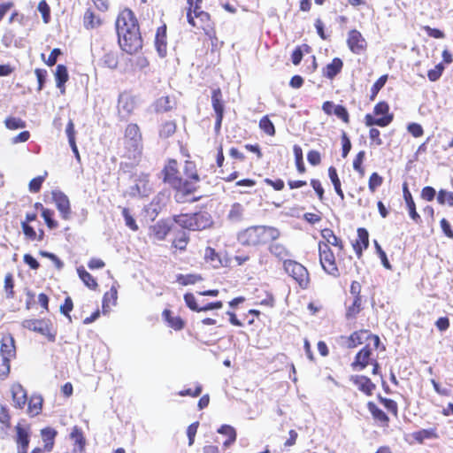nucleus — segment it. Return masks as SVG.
<instances>
[{
	"label": "nucleus",
	"mask_w": 453,
	"mask_h": 453,
	"mask_svg": "<svg viewBox=\"0 0 453 453\" xmlns=\"http://www.w3.org/2000/svg\"><path fill=\"white\" fill-rule=\"evenodd\" d=\"M92 56L94 59H98L103 66L115 69L118 66L119 59L116 52L107 50L104 47L94 46L92 49Z\"/></svg>",
	"instance_id": "9b49d317"
},
{
	"label": "nucleus",
	"mask_w": 453,
	"mask_h": 453,
	"mask_svg": "<svg viewBox=\"0 0 453 453\" xmlns=\"http://www.w3.org/2000/svg\"><path fill=\"white\" fill-rule=\"evenodd\" d=\"M176 124L174 121H166L160 127L159 135L162 138H168L175 133Z\"/></svg>",
	"instance_id": "79ce46f5"
},
{
	"label": "nucleus",
	"mask_w": 453,
	"mask_h": 453,
	"mask_svg": "<svg viewBox=\"0 0 453 453\" xmlns=\"http://www.w3.org/2000/svg\"><path fill=\"white\" fill-rule=\"evenodd\" d=\"M369 245V234L365 228L357 229V240L353 244L354 250L358 257H361L363 250L368 248Z\"/></svg>",
	"instance_id": "a211bd4d"
},
{
	"label": "nucleus",
	"mask_w": 453,
	"mask_h": 453,
	"mask_svg": "<svg viewBox=\"0 0 453 453\" xmlns=\"http://www.w3.org/2000/svg\"><path fill=\"white\" fill-rule=\"evenodd\" d=\"M16 349L14 344V339L12 335L4 336L1 342L0 356L9 358L15 357Z\"/></svg>",
	"instance_id": "4be33fe9"
},
{
	"label": "nucleus",
	"mask_w": 453,
	"mask_h": 453,
	"mask_svg": "<svg viewBox=\"0 0 453 453\" xmlns=\"http://www.w3.org/2000/svg\"><path fill=\"white\" fill-rule=\"evenodd\" d=\"M372 355L371 349L366 346L364 347L356 356L355 361L352 363L354 369L363 370L365 369L370 361Z\"/></svg>",
	"instance_id": "412c9836"
},
{
	"label": "nucleus",
	"mask_w": 453,
	"mask_h": 453,
	"mask_svg": "<svg viewBox=\"0 0 453 453\" xmlns=\"http://www.w3.org/2000/svg\"><path fill=\"white\" fill-rule=\"evenodd\" d=\"M174 106V101L169 96H162L155 103V110L157 112H165L172 110Z\"/></svg>",
	"instance_id": "f704fd0d"
},
{
	"label": "nucleus",
	"mask_w": 453,
	"mask_h": 453,
	"mask_svg": "<svg viewBox=\"0 0 453 453\" xmlns=\"http://www.w3.org/2000/svg\"><path fill=\"white\" fill-rule=\"evenodd\" d=\"M361 311V297H354L353 303L347 309V319L355 318Z\"/></svg>",
	"instance_id": "de8ad7c7"
},
{
	"label": "nucleus",
	"mask_w": 453,
	"mask_h": 453,
	"mask_svg": "<svg viewBox=\"0 0 453 453\" xmlns=\"http://www.w3.org/2000/svg\"><path fill=\"white\" fill-rule=\"evenodd\" d=\"M184 301L186 303V305L192 311H201V307L198 306V304L196 303V297L193 294L191 293H187L185 294L184 296Z\"/></svg>",
	"instance_id": "13d9d810"
},
{
	"label": "nucleus",
	"mask_w": 453,
	"mask_h": 453,
	"mask_svg": "<svg viewBox=\"0 0 453 453\" xmlns=\"http://www.w3.org/2000/svg\"><path fill=\"white\" fill-rule=\"evenodd\" d=\"M343 63L339 58H335L326 67L325 76L328 79L334 78L342 70Z\"/></svg>",
	"instance_id": "2f4dec72"
},
{
	"label": "nucleus",
	"mask_w": 453,
	"mask_h": 453,
	"mask_svg": "<svg viewBox=\"0 0 453 453\" xmlns=\"http://www.w3.org/2000/svg\"><path fill=\"white\" fill-rule=\"evenodd\" d=\"M413 437L416 441L423 442L426 439L437 438L435 429H422L413 434Z\"/></svg>",
	"instance_id": "a19ab883"
},
{
	"label": "nucleus",
	"mask_w": 453,
	"mask_h": 453,
	"mask_svg": "<svg viewBox=\"0 0 453 453\" xmlns=\"http://www.w3.org/2000/svg\"><path fill=\"white\" fill-rule=\"evenodd\" d=\"M135 108L134 98L128 94H121L119 97L118 109L119 114L129 116Z\"/></svg>",
	"instance_id": "2eb2a0df"
},
{
	"label": "nucleus",
	"mask_w": 453,
	"mask_h": 453,
	"mask_svg": "<svg viewBox=\"0 0 453 453\" xmlns=\"http://www.w3.org/2000/svg\"><path fill=\"white\" fill-rule=\"evenodd\" d=\"M184 171L188 178L186 180L188 181H192L196 187V182L199 180V177L195 170V165L192 162L187 161L185 163Z\"/></svg>",
	"instance_id": "37998d69"
},
{
	"label": "nucleus",
	"mask_w": 453,
	"mask_h": 453,
	"mask_svg": "<svg viewBox=\"0 0 453 453\" xmlns=\"http://www.w3.org/2000/svg\"><path fill=\"white\" fill-rule=\"evenodd\" d=\"M319 261L322 268L330 275L338 276L339 271L335 263V257L330 247L326 243L319 242Z\"/></svg>",
	"instance_id": "1a4fd4ad"
},
{
	"label": "nucleus",
	"mask_w": 453,
	"mask_h": 453,
	"mask_svg": "<svg viewBox=\"0 0 453 453\" xmlns=\"http://www.w3.org/2000/svg\"><path fill=\"white\" fill-rule=\"evenodd\" d=\"M383 182V179L377 173H372L369 178L368 187L371 192H374Z\"/></svg>",
	"instance_id": "4d7b16f0"
},
{
	"label": "nucleus",
	"mask_w": 453,
	"mask_h": 453,
	"mask_svg": "<svg viewBox=\"0 0 453 453\" xmlns=\"http://www.w3.org/2000/svg\"><path fill=\"white\" fill-rule=\"evenodd\" d=\"M202 280L203 278L199 274H178L176 277L177 282L183 286L195 284Z\"/></svg>",
	"instance_id": "ea45409f"
},
{
	"label": "nucleus",
	"mask_w": 453,
	"mask_h": 453,
	"mask_svg": "<svg viewBox=\"0 0 453 453\" xmlns=\"http://www.w3.org/2000/svg\"><path fill=\"white\" fill-rule=\"evenodd\" d=\"M125 146L129 158L136 161L141 157L142 150V134L136 124L127 125L125 130Z\"/></svg>",
	"instance_id": "39448f33"
},
{
	"label": "nucleus",
	"mask_w": 453,
	"mask_h": 453,
	"mask_svg": "<svg viewBox=\"0 0 453 453\" xmlns=\"http://www.w3.org/2000/svg\"><path fill=\"white\" fill-rule=\"evenodd\" d=\"M11 358L0 356V378H4L10 372Z\"/></svg>",
	"instance_id": "0e129e2a"
},
{
	"label": "nucleus",
	"mask_w": 453,
	"mask_h": 453,
	"mask_svg": "<svg viewBox=\"0 0 453 453\" xmlns=\"http://www.w3.org/2000/svg\"><path fill=\"white\" fill-rule=\"evenodd\" d=\"M176 224L191 231H201L212 225L211 216L206 211L191 214H180L173 217Z\"/></svg>",
	"instance_id": "7ed1b4c3"
},
{
	"label": "nucleus",
	"mask_w": 453,
	"mask_h": 453,
	"mask_svg": "<svg viewBox=\"0 0 453 453\" xmlns=\"http://www.w3.org/2000/svg\"><path fill=\"white\" fill-rule=\"evenodd\" d=\"M16 442L18 445V453H27L29 445V434L27 428L17 426Z\"/></svg>",
	"instance_id": "6ab92c4d"
},
{
	"label": "nucleus",
	"mask_w": 453,
	"mask_h": 453,
	"mask_svg": "<svg viewBox=\"0 0 453 453\" xmlns=\"http://www.w3.org/2000/svg\"><path fill=\"white\" fill-rule=\"evenodd\" d=\"M77 273L82 282L90 289H96L98 286L96 279L88 273L83 266L77 268Z\"/></svg>",
	"instance_id": "c85d7f7f"
},
{
	"label": "nucleus",
	"mask_w": 453,
	"mask_h": 453,
	"mask_svg": "<svg viewBox=\"0 0 453 453\" xmlns=\"http://www.w3.org/2000/svg\"><path fill=\"white\" fill-rule=\"evenodd\" d=\"M155 45L158 55L162 58L165 57L166 54L165 27H158L156 34Z\"/></svg>",
	"instance_id": "5701e85b"
},
{
	"label": "nucleus",
	"mask_w": 453,
	"mask_h": 453,
	"mask_svg": "<svg viewBox=\"0 0 453 453\" xmlns=\"http://www.w3.org/2000/svg\"><path fill=\"white\" fill-rule=\"evenodd\" d=\"M164 180L170 184L175 190L174 198L178 203L189 201L188 196L196 190V187L192 181L183 180L179 176L177 170V162L175 160L169 161L164 169Z\"/></svg>",
	"instance_id": "f257e3e1"
},
{
	"label": "nucleus",
	"mask_w": 453,
	"mask_h": 453,
	"mask_svg": "<svg viewBox=\"0 0 453 453\" xmlns=\"http://www.w3.org/2000/svg\"><path fill=\"white\" fill-rule=\"evenodd\" d=\"M38 11L42 13L43 21L48 23L50 20V7L45 0L41 1L38 4Z\"/></svg>",
	"instance_id": "338daca9"
},
{
	"label": "nucleus",
	"mask_w": 453,
	"mask_h": 453,
	"mask_svg": "<svg viewBox=\"0 0 453 453\" xmlns=\"http://www.w3.org/2000/svg\"><path fill=\"white\" fill-rule=\"evenodd\" d=\"M269 251L272 255L280 260H288L287 257L290 256L287 248L278 242H273L269 246Z\"/></svg>",
	"instance_id": "7c9ffc66"
},
{
	"label": "nucleus",
	"mask_w": 453,
	"mask_h": 453,
	"mask_svg": "<svg viewBox=\"0 0 453 453\" xmlns=\"http://www.w3.org/2000/svg\"><path fill=\"white\" fill-rule=\"evenodd\" d=\"M374 245H375L377 253L381 260L383 266L386 269L391 270L392 267H391V265L387 257L385 251L381 249L380 245L378 243L377 241H374Z\"/></svg>",
	"instance_id": "680f3d73"
},
{
	"label": "nucleus",
	"mask_w": 453,
	"mask_h": 453,
	"mask_svg": "<svg viewBox=\"0 0 453 453\" xmlns=\"http://www.w3.org/2000/svg\"><path fill=\"white\" fill-rule=\"evenodd\" d=\"M322 237L326 240V243L329 246V244L338 247L340 250H342V241L334 234V232L329 228H325L321 231Z\"/></svg>",
	"instance_id": "72a5a7b5"
},
{
	"label": "nucleus",
	"mask_w": 453,
	"mask_h": 453,
	"mask_svg": "<svg viewBox=\"0 0 453 453\" xmlns=\"http://www.w3.org/2000/svg\"><path fill=\"white\" fill-rule=\"evenodd\" d=\"M134 27H139L134 13L130 10H124L119 14L116 20V30L118 36L127 33Z\"/></svg>",
	"instance_id": "f8f14e48"
},
{
	"label": "nucleus",
	"mask_w": 453,
	"mask_h": 453,
	"mask_svg": "<svg viewBox=\"0 0 453 453\" xmlns=\"http://www.w3.org/2000/svg\"><path fill=\"white\" fill-rule=\"evenodd\" d=\"M211 103L212 107L216 112V114H223L224 113V105L222 103V93L219 88H215L212 90L211 95Z\"/></svg>",
	"instance_id": "c9c22d12"
},
{
	"label": "nucleus",
	"mask_w": 453,
	"mask_h": 453,
	"mask_svg": "<svg viewBox=\"0 0 453 453\" xmlns=\"http://www.w3.org/2000/svg\"><path fill=\"white\" fill-rule=\"evenodd\" d=\"M204 257L208 262L212 263L213 266L217 267L220 264V259L219 255L216 253L215 250L208 247L205 250Z\"/></svg>",
	"instance_id": "864d4df0"
},
{
	"label": "nucleus",
	"mask_w": 453,
	"mask_h": 453,
	"mask_svg": "<svg viewBox=\"0 0 453 453\" xmlns=\"http://www.w3.org/2000/svg\"><path fill=\"white\" fill-rule=\"evenodd\" d=\"M120 48L128 54H134L142 46L139 27H134L127 33L118 36Z\"/></svg>",
	"instance_id": "0eeeda50"
},
{
	"label": "nucleus",
	"mask_w": 453,
	"mask_h": 453,
	"mask_svg": "<svg viewBox=\"0 0 453 453\" xmlns=\"http://www.w3.org/2000/svg\"><path fill=\"white\" fill-rule=\"evenodd\" d=\"M444 68L445 67L443 64L440 63L436 65L434 69L429 70L427 73V77L429 81H436L437 80H439L444 71Z\"/></svg>",
	"instance_id": "6e6d98bb"
},
{
	"label": "nucleus",
	"mask_w": 453,
	"mask_h": 453,
	"mask_svg": "<svg viewBox=\"0 0 453 453\" xmlns=\"http://www.w3.org/2000/svg\"><path fill=\"white\" fill-rule=\"evenodd\" d=\"M388 80V75L380 76L372 87V98H373L378 92L384 87Z\"/></svg>",
	"instance_id": "69168bd1"
},
{
	"label": "nucleus",
	"mask_w": 453,
	"mask_h": 453,
	"mask_svg": "<svg viewBox=\"0 0 453 453\" xmlns=\"http://www.w3.org/2000/svg\"><path fill=\"white\" fill-rule=\"evenodd\" d=\"M134 184L128 189L131 196H148L151 191L149 175L144 173H135L133 176Z\"/></svg>",
	"instance_id": "9d476101"
},
{
	"label": "nucleus",
	"mask_w": 453,
	"mask_h": 453,
	"mask_svg": "<svg viewBox=\"0 0 453 453\" xmlns=\"http://www.w3.org/2000/svg\"><path fill=\"white\" fill-rule=\"evenodd\" d=\"M403 197L408 208L409 215L411 219L417 224L421 222V218L416 211V205L406 185L403 186Z\"/></svg>",
	"instance_id": "aec40b11"
},
{
	"label": "nucleus",
	"mask_w": 453,
	"mask_h": 453,
	"mask_svg": "<svg viewBox=\"0 0 453 453\" xmlns=\"http://www.w3.org/2000/svg\"><path fill=\"white\" fill-rule=\"evenodd\" d=\"M334 114L341 119L343 122L349 123V118L347 109L342 105H335Z\"/></svg>",
	"instance_id": "e2e57ef3"
},
{
	"label": "nucleus",
	"mask_w": 453,
	"mask_h": 453,
	"mask_svg": "<svg viewBox=\"0 0 453 453\" xmlns=\"http://www.w3.org/2000/svg\"><path fill=\"white\" fill-rule=\"evenodd\" d=\"M122 216L125 219V224L127 227H129L133 231L138 230V226L133 216L130 214L129 210L127 208H123Z\"/></svg>",
	"instance_id": "5fc2aeb1"
},
{
	"label": "nucleus",
	"mask_w": 453,
	"mask_h": 453,
	"mask_svg": "<svg viewBox=\"0 0 453 453\" xmlns=\"http://www.w3.org/2000/svg\"><path fill=\"white\" fill-rule=\"evenodd\" d=\"M117 289L112 287L109 292L105 293L103 298V313L106 314L110 310V303L112 301V303L115 304L117 300Z\"/></svg>",
	"instance_id": "4c0bfd02"
},
{
	"label": "nucleus",
	"mask_w": 453,
	"mask_h": 453,
	"mask_svg": "<svg viewBox=\"0 0 453 453\" xmlns=\"http://www.w3.org/2000/svg\"><path fill=\"white\" fill-rule=\"evenodd\" d=\"M365 119V125L368 127H372L374 125L379 127H387L392 121L393 117L392 115H387L380 118H374L371 114H366Z\"/></svg>",
	"instance_id": "c756f323"
},
{
	"label": "nucleus",
	"mask_w": 453,
	"mask_h": 453,
	"mask_svg": "<svg viewBox=\"0 0 453 453\" xmlns=\"http://www.w3.org/2000/svg\"><path fill=\"white\" fill-rule=\"evenodd\" d=\"M365 336H368L367 331L354 332L349 337L348 347L355 348L357 345L362 344Z\"/></svg>",
	"instance_id": "58836bf2"
},
{
	"label": "nucleus",
	"mask_w": 453,
	"mask_h": 453,
	"mask_svg": "<svg viewBox=\"0 0 453 453\" xmlns=\"http://www.w3.org/2000/svg\"><path fill=\"white\" fill-rule=\"evenodd\" d=\"M13 288H14L13 276L11 273H9L4 277V290L6 292L7 298H13V296H14Z\"/></svg>",
	"instance_id": "603ef678"
},
{
	"label": "nucleus",
	"mask_w": 453,
	"mask_h": 453,
	"mask_svg": "<svg viewBox=\"0 0 453 453\" xmlns=\"http://www.w3.org/2000/svg\"><path fill=\"white\" fill-rule=\"evenodd\" d=\"M68 77L69 75L66 66L64 65H58L56 68L55 79L57 87L60 89L62 94L65 91V83L68 81Z\"/></svg>",
	"instance_id": "b1692460"
},
{
	"label": "nucleus",
	"mask_w": 453,
	"mask_h": 453,
	"mask_svg": "<svg viewBox=\"0 0 453 453\" xmlns=\"http://www.w3.org/2000/svg\"><path fill=\"white\" fill-rule=\"evenodd\" d=\"M12 395L14 406L22 409L27 403V392L20 384H13L12 386Z\"/></svg>",
	"instance_id": "f3484780"
},
{
	"label": "nucleus",
	"mask_w": 453,
	"mask_h": 453,
	"mask_svg": "<svg viewBox=\"0 0 453 453\" xmlns=\"http://www.w3.org/2000/svg\"><path fill=\"white\" fill-rule=\"evenodd\" d=\"M218 433L224 434L227 437H231L232 439H236V432L235 429L229 425H222L219 429Z\"/></svg>",
	"instance_id": "774afa93"
},
{
	"label": "nucleus",
	"mask_w": 453,
	"mask_h": 453,
	"mask_svg": "<svg viewBox=\"0 0 453 453\" xmlns=\"http://www.w3.org/2000/svg\"><path fill=\"white\" fill-rule=\"evenodd\" d=\"M100 25V19L96 18L93 12L88 10L84 14V26L87 28H95Z\"/></svg>",
	"instance_id": "a18cd8bd"
},
{
	"label": "nucleus",
	"mask_w": 453,
	"mask_h": 453,
	"mask_svg": "<svg viewBox=\"0 0 453 453\" xmlns=\"http://www.w3.org/2000/svg\"><path fill=\"white\" fill-rule=\"evenodd\" d=\"M284 270L291 276L302 288H306L309 285L310 278L307 269L294 260L284 261Z\"/></svg>",
	"instance_id": "6e6552de"
},
{
	"label": "nucleus",
	"mask_w": 453,
	"mask_h": 453,
	"mask_svg": "<svg viewBox=\"0 0 453 453\" xmlns=\"http://www.w3.org/2000/svg\"><path fill=\"white\" fill-rule=\"evenodd\" d=\"M42 216L49 228L54 229L58 226L57 221L53 219V211L47 208H42Z\"/></svg>",
	"instance_id": "8fccbe9b"
},
{
	"label": "nucleus",
	"mask_w": 453,
	"mask_h": 453,
	"mask_svg": "<svg viewBox=\"0 0 453 453\" xmlns=\"http://www.w3.org/2000/svg\"><path fill=\"white\" fill-rule=\"evenodd\" d=\"M164 318L168 321L170 326L174 328L175 330H180L183 327V322L179 317H171V311L168 310H165L163 311Z\"/></svg>",
	"instance_id": "c03bdc74"
},
{
	"label": "nucleus",
	"mask_w": 453,
	"mask_h": 453,
	"mask_svg": "<svg viewBox=\"0 0 453 453\" xmlns=\"http://www.w3.org/2000/svg\"><path fill=\"white\" fill-rule=\"evenodd\" d=\"M259 127L268 135H273L275 134L274 126L267 116H264L260 119Z\"/></svg>",
	"instance_id": "09e8293b"
},
{
	"label": "nucleus",
	"mask_w": 453,
	"mask_h": 453,
	"mask_svg": "<svg viewBox=\"0 0 453 453\" xmlns=\"http://www.w3.org/2000/svg\"><path fill=\"white\" fill-rule=\"evenodd\" d=\"M347 44L351 52L357 55L363 53L367 46L362 34L356 29H352L348 33Z\"/></svg>",
	"instance_id": "ddd939ff"
},
{
	"label": "nucleus",
	"mask_w": 453,
	"mask_h": 453,
	"mask_svg": "<svg viewBox=\"0 0 453 453\" xmlns=\"http://www.w3.org/2000/svg\"><path fill=\"white\" fill-rule=\"evenodd\" d=\"M367 408L374 419L380 421L384 426H388V423L389 421L388 417L374 403L369 402L367 403Z\"/></svg>",
	"instance_id": "bb28decb"
},
{
	"label": "nucleus",
	"mask_w": 453,
	"mask_h": 453,
	"mask_svg": "<svg viewBox=\"0 0 453 453\" xmlns=\"http://www.w3.org/2000/svg\"><path fill=\"white\" fill-rule=\"evenodd\" d=\"M244 207L239 203H234L227 214V219L232 222H240L243 219Z\"/></svg>",
	"instance_id": "473e14b6"
},
{
	"label": "nucleus",
	"mask_w": 453,
	"mask_h": 453,
	"mask_svg": "<svg viewBox=\"0 0 453 453\" xmlns=\"http://www.w3.org/2000/svg\"><path fill=\"white\" fill-rule=\"evenodd\" d=\"M71 438L74 440L75 445L73 448L74 453H81L84 450L86 441L83 436L82 431L78 427L74 426L70 434Z\"/></svg>",
	"instance_id": "a878e982"
},
{
	"label": "nucleus",
	"mask_w": 453,
	"mask_h": 453,
	"mask_svg": "<svg viewBox=\"0 0 453 453\" xmlns=\"http://www.w3.org/2000/svg\"><path fill=\"white\" fill-rule=\"evenodd\" d=\"M170 231V226L162 221L157 222L150 227L151 235L157 241H162L165 238Z\"/></svg>",
	"instance_id": "393cba45"
},
{
	"label": "nucleus",
	"mask_w": 453,
	"mask_h": 453,
	"mask_svg": "<svg viewBox=\"0 0 453 453\" xmlns=\"http://www.w3.org/2000/svg\"><path fill=\"white\" fill-rule=\"evenodd\" d=\"M42 402L43 400L41 395H33L28 402V414L32 417L37 416L42 411Z\"/></svg>",
	"instance_id": "cd10ccee"
},
{
	"label": "nucleus",
	"mask_w": 453,
	"mask_h": 453,
	"mask_svg": "<svg viewBox=\"0 0 453 453\" xmlns=\"http://www.w3.org/2000/svg\"><path fill=\"white\" fill-rule=\"evenodd\" d=\"M437 201L441 204H449V206L453 205V193L441 189L439 191Z\"/></svg>",
	"instance_id": "3c124183"
},
{
	"label": "nucleus",
	"mask_w": 453,
	"mask_h": 453,
	"mask_svg": "<svg viewBox=\"0 0 453 453\" xmlns=\"http://www.w3.org/2000/svg\"><path fill=\"white\" fill-rule=\"evenodd\" d=\"M280 237V231L273 226H250L238 234L239 242L243 245L257 246L274 241Z\"/></svg>",
	"instance_id": "f03ea898"
},
{
	"label": "nucleus",
	"mask_w": 453,
	"mask_h": 453,
	"mask_svg": "<svg viewBox=\"0 0 453 453\" xmlns=\"http://www.w3.org/2000/svg\"><path fill=\"white\" fill-rule=\"evenodd\" d=\"M350 380L363 393L371 395L375 389V384L372 380L363 375H351Z\"/></svg>",
	"instance_id": "dca6fc26"
},
{
	"label": "nucleus",
	"mask_w": 453,
	"mask_h": 453,
	"mask_svg": "<svg viewBox=\"0 0 453 453\" xmlns=\"http://www.w3.org/2000/svg\"><path fill=\"white\" fill-rule=\"evenodd\" d=\"M5 126L9 129H19L25 127V122L18 118H8L5 120Z\"/></svg>",
	"instance_id": "052dcab7"
},
{
	"label": "nucleus",
	"mask_w": 453,
	"mask_h": 453,
	"mask_svg": "<svg viewBox=\"0 0 453 453\" xmlns=\"http://www.w3.org/2000/svg\"><path fill=\"white\" fill-rule=\"evenodd\" d=\"M52 199L64 219H69L71 217V207L69 198L61 191H53Z\"/></svg>",
	"instance_id": "4468645a"
},
{
	"label": "nucleus",
	"mask_w": 453,
	"mask_h": 453,
	"mask_svg": "<svg viewBox=\"0 0 453 453\" xmlns=\"http://www.w3.org/2000/svg\"><path fill=\"white\" fill-rule=\"evenodd\" d=\"M293 150L296 158V165L297 171L300 173H303L305 171V166L303 160V150L299 145H294Z\"/></svg>",
	"instance_id": "49530a36"
},
{
	"label": "nucleus",
	"mask_w": 453,
	"mask_h": 453,
	"mask_svg": "<svg viewBox=\"0 0 453 453\" xmlns=\"http://www.w3.org/2000/svg\"><path fill=\"white\" fill-rule=\"evenodd\" d=\"M187 19L192 27L203 29L210 39L216 38L211 17L209 13L201 10L200 4L197 7L188 8Z\"/></svg>",
	"instance_id": "20e7f679"
},
{
	"label": "nucleus",
	"mask_w": 453,
	"mask_h": 453,
	"mask_svg": "<svg viewBox=\"0 0 453 453\" xmlns=\"http://www.w3.org/2000/svg\"><path fill=\"white\" fill-rule=\"evenodd\" d=\"M22 326L45 336L49 342L56 341L57 329L50 319H25L22 322Z\"/></svg>",
	"instance_id": "423d86ee"
},
{
	"label": "nucleus",
	"mask_w": 453,
	"mask_h": 453,
	"mask_svg": "<svg viewBox=\"0 0 453 453\" xmlns=\"http://www.w3.org/2000/svg\"><path fill=\"white\" fill-rule=\"evenodd\" d=\"M328 175H329V178L334 185V190L335 192L337 193V195L341 197L342 200L344 199V194L342 190V188H341V181H340V179L338 177V174H337V172H336V169L333 166H330L329 169H328Z\"/></svg>",
	"instance_id": "e433bc0d"
},
{
	"label": "nucleus",
	"mask_w": 453,
	"mask_h": 453,
	"mask_svg": "<svg viewBox=\"0 0 453 453\" xmlns=\"http://www.w3.org/2000/svg\"><path fill=\"white\" fill-rule=\"evenodd\" d=\"M365 151H359L353 161V168L360 173L361 176L365 174V170L362 167V163L365 157Z\"/></svg>",
	"instance_id": "bf43d9fd"
}]
</instances>
